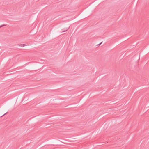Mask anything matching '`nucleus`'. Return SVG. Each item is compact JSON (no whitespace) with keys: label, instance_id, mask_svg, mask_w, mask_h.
Segmentation results:
<instances>
[{"label":"nucleus","instance_id":"39448f33","mask_svg":"<svg viewBox=\"0 0 149 149\" xmlns=\"http://www.w3.org/2000/svg\"><path fill=\"white\" fill-rule=\"evenodd\" d=\"M102 42H101V43H100V44H98V45H100V44L102 43Z\"/></svg>","mask_w":149,"mask_h":149},{"label":"nucleus","instance_id":"f257e3e1","mask_svg":"<svg viewBox=\"0 0 149 149\" xmlns=\"http://www.w3.org/2000/svg\"><path fill=\"white\" fill-rule=\"evenodd\" d=\"M27 45L25 44H20L19 45V46L22 47H24L25 46H26Z\"/></svg>","mask_w":149,"mask_h":149},{"label":"nucleus","instance_id":"20e7f679","mask_svg":"<svg viewBox=\"0 0 149 149\" xmlns=\"http://www.w3.org/2000/svg\"><path fill=\"white\" fill-rule=\"evenodd\" d=\"M67 30H68V29L67 30H65V31H63L62 32H64L66 31Z\"/></svg>","mask_w":149,"mask_h":149},{"label":"nucleus","instance_id":"7ed1b4c3","mask_svg":"<svg viewBox=\"0 0 149 149\" xmlns=\"http://www.w3.org/2000/svg\"><path fill=\"white\" fill-rule=\"evenodd\" d=\"M7 113V112L6 113H5L1 117H2L3 116H4V115H5V114H6Z\"/></svg>","mask_w":149,"mask_h":149},{"label":"nucleus","instance_id":"f03ea898","mask_svg":"<svg viewBox=\"0 0 149 149\" xmlns=\"http://www.w3.org/2000/svg\"><path fill=\"white\" fill-rule=\"evenodd\" d=\"M6 26V24H4V25H1L0 26V28L1 27H3V26Z\"/></svg>","mask_w":149,"mask_h":149}]
</instances>
